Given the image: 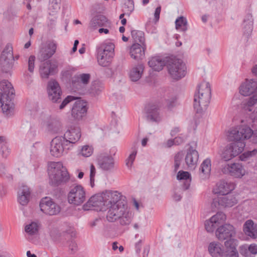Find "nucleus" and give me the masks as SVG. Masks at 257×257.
Listing matches in <instances>:
<instances>
[{
  "label": "nucleus",
  "instance_id": "f257e3e1",
  "mask_svg": "<svg viewBox=\"0 0 257 257\" xmlns=\"http://www.w3.org/2000/svg\"><path fill=\"white\" fill-rule=\"evenodd\" d=\"M211 98L210 84L206 81L202 82L198 86L197 91L194 96V108L198 113H201L206 109Z\"/></svg>",
  "mask_w": 257,
  "mask_h": 257
},
{
  "label": "nucleus",
  "instance_id": "f03ea898",
  "mask_svg": "<svg viewBox=\"0 0 257 257\" xmlns=\"http://www.w3.org/2000/svg\"><path fill=\"white\" fill-rule=\"evenodd\" d=\"M0 102L3 112L6 115H11L14 111V104L12 99L15 91L12 84L7 80L0 82Z\"/></svg>",
  "mask_w": 257,
  "mask_h": 257
},
{
  "label": "nucleus",
  "instance_id": "7ed1b4c3",
  "mask_svg": "<svg viewBox=\"0 0 257 257\" xmlns=\"http://www.w3.org/2000/svg\"><path fill=\"white\" fill-rule=\"evenodd\" d=\"M239 93L243 96H252L242 101L241 107L244 111H250L251 107L257 102V81L253 79H246L239 88Z\"/></svg>",
  "mask_w": 257,
  "mask_h": 257
},
{
  "label": "nucleus",
  "instance_id": "20e7f679",
  "mask_svg": "<svg viewBox=\"0 0 257 257\" xmlns=\"http://www.w3.org/2000/svg\"><path fill=\"white\" fill-rule=\"evenodd\" d=\"M48 174L50 183L54 186L66 183L70 179V176L67 169L61 162L50 163L48 166Z\"/></svg>",
  "mask_w": 257,
  "mask_h": 257
},
{
  "label": "nucleus",
  "instance_id": "39448f33",
  "mask_svg": "<svg viewBox=\"0 0 257 257\" xmlns=\"http://www.w3.org/2000/svg\"><path fill=\"white\" fill-rule=\"evenodd\" d=\"M115 45L111 42H105L97 47V61L102 66H108L114 56Z\"/></svg>",
  "mask_w": 257,
  "mask_h": 257
},
{
  "label": "nucleus",
  "instance_id": "423d86ee",
  "mask_svg": "<svg viewBox=\"0 0 257 257\" xmlns=\"http://www.w3.org/2000/svg\"><path fill=\"white\" fill-rule=\"evenodd\" d=\"M229 136L238 140L241 138L244 140L250 139L252 143L257 144V129L253 131L246 125L242 124L232 127Z\"/></svg>",
  "mask_w": 257,
  "mask_h": 257
},
{
  "label": "nucleus",
  "instance_id": "0eeeda50",
  "mask_svg": "<svg viewBox=\"0 0 257 257\" xmlns=\"http://www.w3.org/2000/svg\"><path fill=\"white\" fill-rule=\"evenodd\" d=\"M102 194L105 206L108 211L113 209L115 212L121 205L126 204L124 200L121 199L122 196L118 191L106 190Z\"/></svg>",
  "mask_w": 257,
  "mask_h": 257
},
{
  "label": "nucleus",
  "instance_id": "6e6552de",
  "mask_svg": "<svg viewBox=\"0 0 257 257\" xmlns=\"http://www.w3.org/2000/svg\"><path fill=\"white\" fill-rule=\"evenodd\" d=\"M106 217L109 222H113L116 219H119L120 223L125 225L131 223L132 215L126 204H125L119 207L115 212L113 209L108 211Z\"/></svg>",
  "mask_w": 257,
  "mask_h": 257
},
{
  "label": "nucleus",
  "instance_id": "1a4fd4ad",
  "mask_svg": "<svg viewBox=\"0 0 257 257\" xmlns=\"http://www.w3.org/2000/svg\"><path fill=\"white\" fill-rule=\"evenodd\" d=\"M168 70L171 76L178 80L185 76L186 67L183 61L175 58H167Z\"/></svg>",
  "mask_w": 257,
  "mask_h": 257
},
{
  "label": "nucleus",
  "instance_id": "9d476101",
  "mask_svg": "<svg viewBox=\"0 0 257 257\" xmlns=\"http://www.w3.org/2000/svg\"><path fill=\"white\" fill-rule=\"evenodd\" d=\"M14 58L13 48L8 45L3 51L0 57V65L2 71L4 73H10L13 69Z\"/></svg>",
  "mask_w": 257,
  "mask_h": 257
},
{
  "label": "nucleus",
  "instance_id": "9b49d317",
  "mask_svg": "<svg viewBox=\"0 0 257 257\" xmlns=\"http://www.w3.org/2000/svg\"><path fill=\"white\" fill-rule=\"evenodd\" d=\"M161 105L160 101L152 102L146 106L147 119L151 122L159 123L163 117V113L160 111Z\"/></svg>",
  "mask_w": 257,
  "mask_h": 257
},
{
  "label": "nucleus",
  "instance_id": "f8f14e48",
  "mask_svg": "<svg viewBox=\"0 0 257 257\" xmlns=\"http://www.w3.org/2000/svg\"><path fill=\"white\" fill-rule=\"evenodd\" d=\"M222 173L234 178L240 179L246 173L244 166L240 163L226 164L221 168Z\"/></svg>",
  "mask_w": 257,
  "mask_h": 257
},
{
  "label": "nucleus",
  "instance_id": "ddd939ff",
  "mask_svg": "<svg viewBox=\"0 0 257 257\" xmlns=\"http://www.w3.org/2000/svg\"><path fill=\"white\" fill-rule=\"evenodd\" d=\"M86 191L81 185H77L71 188L68 194V202L75 205L82 204L86 200Z\"/></svg>",
  "mask_w": 257,
  "mask_h": 257
},
{
  "label": "nucleus",
  "instance_id": "4468645a",
  "mask_svg": "<svg viewBox=\"0 0 257 257\" xmlns=\"http://www.w3.org/2000/svg\"><path fill=\"white\" fill-rule=\"evenodd\" d=\"M111 23L102 15H96L91 19L89 28L91 30L95 31L99 28L98 32H109L108 28H110Z\"/></svg>",
  "mask_w": 257,
  "mask_h": 257
},
{
  "label": "nucleus",
  "instance_id": "2eb2a0df",
  "mask_svg": "<svg viewBox=\"0 0 257 257\" xmlns=\"http://www.w3.org/2000/svg\"><path fill=\"white\" fill-rule=\"evenodd\" d=\"M39 206L41 211L49 215H56L61 210L60 206L49 197L42 198Z\"/></svg>",
  "mask_w": 257,
  "mask_h": 257
},
{
  "label": "nucleus",
  "instance_id": "dca6fc26",
  "mask_svg": "<svg viewBox=\"0 0 257 257\" xmlns=\"http://www.w3.org/2000/svg\"><path fill=\"white\" fill-rule=\"evenodd\" d=\"M237 203V200L234 195H222L213 199L211 207L213 209L231 207Z\"/></svg>",
  "mask_w": 257,
  "mask_h": 257
},
{
  "label": "nucleus",
  "instance_id": "f3484780",
  "mask_svg": "<svg viewBox=\"0 0 257 257\" xmlns=\"http://www.w3.org/2000/svg\"><path fill=\"white\" fill-rule=\"evenodd\" d=\"M226 219V215L222 212H218L212 216L209 220L205 222V227L208 232H212L219 225L223 224Z\"/></svg>",
  "mask_w": 257,
  "mask_h": 257
},
{
  "label": "nucleus",
  "instance_id": "a211bd4d",
  "mask_svg": "<svg viewBox=\"0 0 257 257\" xmlns=\"http://www.w3.org/2000/svg\"><path fill=\"white\" fill-rule=\"evenodd\" d=\"M104 200L103 199V194H96L90 198L87 203L83 205L84 210L91 209V207H96V210L99 211H105L106 210L105 206Z\"/></svg>",
  "mask_w": 257,
  "mask_h": 257
},
{
  "label": "nucleus",
  "instance_id": "6ab92c4d",
  "mask_svg": "<svg viewBox=\"0 0 257 257\" xmlns=\"http://www.w3.org/2000/svg\"><path fill=\"white\" fill-rule=\"evenodd\" d=\"M47 91L48 98L53 102H58L61 99L62 91L59 83L55 80L48 82Z\"/></svg>",
  "mask_w": 257,
  "mask_h": 257
},
{
  "label": "nucleus",
  "instance_id": "aec40b11",
  "mask_svg": "<svg viewBox=\"0 0 257 257\" xmlns=\"http://www.w3.org/2000/svg\"><path fill=\"white\" fill-rule=\"evenodd\" d=\"M66 146L65 139L62 137L55 138L51 142L50 148L51 155L56 157L61 156Z\"/></svg>",
  "mask_w": 257,
  "mask_h": 257
},
{
  "label": "nucleus",
  "instance_id": "412c9836",
  "mask_svg": "<svg viewBox=\"0 0 257 257\" xmlns=\"http://www.w3.org/2000/svg\"><path fill=\"white\" fill-rule=\"evenodd\" d=\"M235 185L233 182L221 180L216 184L212 192L214 194L227 195L235 189Z\"/></svg>",
  "mask_w": 257,
  "mask_h": 257
},
{
  "label": "nucleus",
  "instance_id": "4be33fe9",
  "mask_svg": "<svg viewBox=\"0 0 257 257\" xmlns=\"http://www.w3.org/2000/svg\"><path fill=\"white\" fill-rule=\"evenodd\" d=\"M235 234L234 227L229 224H225L218 227L215 232L217 238L220 240H229Z\"/></svg>",
  "mask_w": 257,
  "mask_h": 257
},
{
  "label": "nucleus",
  "instance_id": "5701e85b",
  "mask_svg": "<svg viewBox=\"0 0 257 257\" xmlns=\"http://www.w3.org/2000/svg\"><path fill=\"white\" fill-rule=\"evenodd\" d=\"M76 235L75 231L73 229H71L67 231L66 232L59 234L57 237L54 236L53 234L52 233L51 236L55 240H59L62 241L63 243L66 242L69 245V247L71 250H74L76 249V244L73 241V238Z\"/></svg>",
  "mask_w": 257,
  "mask_h": 257
},
{
  "label": "nucleus",
  "instance_id": "b1692460",
  "mask_svg": "<svg viewBox=\"0 0 257 257\" xmlns=\"http://www.w3.org/2000/svg\"><path fill=\"white\" fill-rule=\"evenodd\" d=\"M87 110L86 102L82 100H78L75 102L72 108V116L75 119H81L85 116Z\"/></svg>",
  "mask_w": 257,
  "mask_h": 257
},
{
  "label": "nucleus",
  "instance_id": "393cba45",
  "mask_svg": "<svg viewBox=\"0 0 257 257\" xmlns=\"http://www.w3.org/2000/svg\"><path fill=\"white\" fill-rule=\"evenodd\" d=\"M231 131V128L228 132L227 137L230 141H233V142L230 143L228 145L235 157L242 152L245 146V143L244 142V139L243 138H241L238 140L233 139L232 137L229 136Z\"/></svg>",
  "mask_w": 257,
  "mask_h": 257
},
{
  "label": "nucleus",
  "instance_id": "a878e982",
  "mask_svg": "<svg viewBox=\"0 0 257 257\" xmlns=\"http://www.w3.org/2000/svg\"><path fill=\"white\" fill-rule=\"evenodd\" d=\"M81 131L79 127H71L64 134V137L66 145L75 144L81 137Z\"/></svg>",
  "mask_w": 257,
  "mask_h": 257
},
{
  "label": "nucleus",
  "instance_id": "bb28decb",
  "mask_svg": "<svg viewBox=\"0 0 257 257\" xmlns=\"http://www.w3.org/2000/svg\"><path fill=\"white\" fill-rule=\"evenodd\" d=\"M57 65L50 61L43 63L40 66L39 72L42 78L47 79L50 75L56 72Z\"/></svg>",
  "mask_w": 257,
  "mask_h": 257
},
{
  "label": "nucleus",
  "instance_id": "cd10ccee",
  "mask_svg": "<svg viewBox=\"0 0 257 257\" xmlns=\"http://www.w3.org/2000/svg\"><path fill=\"white\" fill-rule=\"evenodd\" d=\"M225 250L221 257H238V251L236 248V240L230 239L224 242Z\"/></svg>",
  "mask_w": 257,
  "mask_h": 257
},
{
  "label": "nucleus",
  "instance_id": "c85d7f7f",
  "mask_svg": "<svg viewBox=\"0 0 257 257\" xmlns=\"http://www.w3.org/2000/svg\"><path fill=\"white\" fill-rule=\"evenodd\" d=\"M145 46H142L139 43H135L129 49L131 57L136 60H142L145 57Z\"/></svg>",
  "mask_w": 257,
  "mask_h": 257
},
{
  "label": "nucleus",
  "instance_id": "c756f323",
  "mask_svg": "<svg viewBox=\"0 0 257 257\" xmlns=\"http://www.w3.org/2000/svg\"><path fill=\"white\" fill-rule=\"evenodd\" d=\"M243 231L247 236L253 239L257 238V224L252 220H247L243 225Z\"/></svg>",
  "mask_w": 257,
  "mask_h": 257
},
{
  "label": "nucleus",
  "instance_id": "7c9ffc66",
  "mask_svg": "<svg viewBox=\"0 0 257 257\" xmlns=\"http://www.w3.org/2000/svg\"><path fill=\"white\" fill-rule=\"evenodd\" d=\"M199 158V154L197 151L190 148L187 152L185 157V162L188 168L192 170L194 169L197 165Z\"/></svg>",
  "mask_w": 257,
  "mask_h": 257
},
{
  "label": "nucleus",
  "instance_id": "2f4dec72",
  "mask_svg": "<svg viewBox=\"0 0 257 257\" xmlns=\"http://www.w3.org/2000/svg\"><path fill=\"white\" fill-rule=\"evenodd\" d=\"M98 164L104 170H109L114 167V160L112 157L105 154H100L97 158Z\"/></svg>",
  "mask_w": 257,
  "mask_h": 257
},
{
  "label": "nucleus",
  "instance_id": "473e14b6",
  "mask_svg": "<svg viewBox=\"0 0 257 257\" xmlns=\"http://www.w3.org/2000/svg\"><path fill=\"white\" fill-rule=\"evenodd\" d=\"M31 192L30 188L26 185L22 186L18 192V200L22 205H26L30 200Z\"/></svg>",
  "mask_w": 257,
  "mask_h": 257
},
{
  "label": "nucleus",
  "instance_id": "72a5a7b5",
  "mask_svg": "<svg viewBox=\"0 0 257 257\" xmlns=\"http://www.w3.org/2000/svg\"><path fill=\"white\" fill-rule=\"evenodd\" d=\"M90 75L89 74H80L75 75L72 79L73 87L79 89L82 87V85H86L89 82Z\"/></svg>",
  "mask_w": 257,
  "mask_h": 257
},
{
  "label": "nucleus",
  "instance_id": "f704fd0d",
  "mask_svg": "<svg viewBox=\"0 0 257 257\" xmlns=\"http://www.w3.org/2000/svg\"><path fill=\"white\" fill-rule=\"evenodd\" d=\"M56 43L54 41L50 42L48 44L47 48L43 49L40 51V59L42 60H47L54 55L56 52Z\"/></svg>",
  "mask_w": 257,
  "mask_h": 257
},
{
  "label": "nucleus",
  "instance_id": "c9c22d12",
  "mask_svg": "<svg viewBox=\"0 0 257 257\" xmlns=\"http://www.w3.org/2000/svg\"><path fill=\"white\" fill-rule=\"evenodd\" d=\"M167 58L164 59L160 57H152L148 62L149 66L155 71H159L166 65Z\"/></svg>",
  "mask_w": 257,
  "mask_h": 257
},
{
  "label": "nucleus",
  "instance_id": "e433bc0d",
  "mask_svg": "<svg viewBox=\"0 0 257 257\" xmlns=\"http://www.w3.org/2000/svg\"><path fill=\"white\" fill-rule=\"evenodd\" d=\"M208 249L210 254L212 257H221L224 250L221 244L216 241L210 242Z\"/></svg>",
  "mask_w": 257,
  "mask_h": 257
},
{
  "label": "nucleus",
  "instance_id": "4c0bfd02",
  "mask_svg": "<svg viewBox=\"0 0 257 257\" xmlns=\"http://www.w3.org/2000/svg\"><path fill=\"white\" fill-rule=\"evenodd\" d=\"M144 70V66L141 64H138L133 66L130 72V77L132 81H137L142 77Z\"/></svg>",
  "mask_w": 257,
  "mask_h": 257
},
{
  "label": "nucleus",
  "instance_id": "58836bf2",
  "mask_svg": "<svg viewBox=\"0 0 257 257\" xmlns=\"http://www.w3.org/2000/svg\"><path fill=\"white\" fill-rule=\"evenodd\" d=\"M211 160L206 159L202 162L200 168V175L203 179L208 178L210 174L211 171Z\"/></svg>",
  "mask_w": 257,
  "mask_h": 257
},
{
  "label": "nucleus",
  "instance_id": "ea45409f",
  "mask_svg": "<svg viewBox=\"0 0 257 257\" xmlns=\"http://www.w3.org/2000/svg\"><path fill=\"white\" fill-rule=\"evenodd\" d=\"M61 7V0H50L49 5V14L55 16L59 12Z\"/></svg>",
  "mask_w": 257,
  "mask_h": 257
},
{
  "label": "nucleus",
  "instance_id": "a19ab883",
  "mask_svg": "<svg viewBox=\"0 0 257 257\" xmlns=\"http://www.w3.org/2000/svg\"><path fill=\"white\" fill-rule=\"evenodd\" d=\"M242 27L245 31H252L253 27V19L251 14H247L245 16L242 24Z\"/></svg>",
  "mask_w": 257,
  "mask_h": 257
},
{
  "label": "nucleus",
  "instance_id": "79ce46f5",
  "mask_svg": "<svg viewBox=\"0 0 257 257\" xmlns=\"http://www.w3.org/2000/svg\"><path fill=\"white\" fill-rule=\"evenodd\" d=\"M178 180H184L185 181L184 183L185 189H188L191 181V175L190 173L186 171H180L177 176Z\"/></svg>",
  "mask_w": 257,
  "mask_h": 257
},
{
  "label": "nucleus",
  "instance_id": "37998d69",
  "mask_svg": "<svg viewBox=\"0 0 257 257\" xmlns=\"http://www.w3.org/2000/svg\"><path fill=\"white\" fill-rule=\"evenodd\" d=\"M176 28L178 31H186L187 30V22L185 18L179 17L175 21Z\"/></svg>",
  "mask_w": 257,
  "mask_h": 257
},
{
  "label": "nucleus",
  "instance_id": "c03bdc74",
  "mask_svg": "<svg viewBox=\"0 0 257 257\" xmlns=\"http://www.w3.org/2000/svg\"><path fill=\"white\" fill-rule=\"evenodd\" d=\"M40 224L38 222H32L25 227L26 232L30 235H34L37 233Z\"/></svg>",
  "mask_w": 257,
  "mask_h": 257
},
{
  "label": "nucleus",
  "instance_id": "a18cd8bd",
  "mask_svg": "<svg viewBox=\"0 0 257 257\" xmlns=\"http://www.w3.org/2000/svg\"><path fill=\"white\" fill-rule=\"evenodd\" d=\"M93 152V148L92 146H83L79 153V154L84 157H89L92 155Z\"/></svg>",
  "mask_w": 257,
  "mask_h": 257
},
{
  "label": "nucleus",
  "instance_id": "49530a36",
  "mask_svg": "<svg viewBox=\"0 0 257 257\" xmlns=\"http://www.w3.org/2000/svg\"><path fill=\"white\" fill-rule=\"evenodd\" d=\"M232 153L231 150L228 145L224 148L223 151L222 152L221 155L222 159L225 161H227L234 158Z\"/></svg>",
  "mask_w": 257,
  "mask_h": 257
},
{
  "label": "nucleus",
  "instance_id": "de8ad7c7",
  "mask_svg": "<svg viewBox=\"0 0 257 257\" xmlns=\"http://www.w3.org/2000/svg\"><path fill=\"white\" fill-rule=\"evenodd\" d=\"M257 154V149H254L251 151L245 152L243 154L240 155L239 159L241 161H246L250 158L255 156Z\"/></svg>",
  "mask_w": 257,
  "mask_h": 257
},
{
  "label": "nucleus",
  "instance_id": "09e8293b",
  "mask_svg": "<svg viewBox=\"0 0 257 257\" xmlns=\"http://www.w3.org/2000/svg\"><path fill=\"white\" fill-rule=\"evenodd\" d=\"M132 36L135 43H140L142 46H145L144 33H132Z\"/></svg>",
  "mask_w": 257,
  "mask_h": 257
},
{
  "label": "nucleus",
  "instance_id": "8fccbe9b",
  "mask_svg": "<svg viewBox=\"0 0 257 257\" xmlns=\"http://www.w3.org/2000/svg\"><path fill=\"white\" fill-rule=\"evenodd\" d=\"M166 107L170 110L176 107L178 105L177 97L176 96L171 97L166 101Z\"/></svg>",
  "mask_w": 257,
  "mask_h": 257
},
{
  "label": "nucleus",
  "instance_id": "3c124183",
  "mask_svg": "<svg viewBox=\"0 0 257 257\" xmlns=\"http://www.w3.org/2000/svg\"><path fill=\"white\" fill-rule=\"evenodd\" d=\"M137 153V150L136 148L133 149L131 154L126 160V165L128 167H131L135 159Z\"/></svg>",
  "mask_w": 257,
  "mask_h": 257
},
{
  "label": "nucleus",
  "instance_id": "603ef678",
  "mask_svg": "<svg viewBox=\"0 0 257 257\" xmlns=\"http://www.w3.org/2000/svg\"><path fill=\"white\" fill-rule=\"evenodd\" d=\"M183 158L182 154L180 152L178 153L174 157V171L177 172L179 169L181 160Z\"/></svg>",
  "mask_w": 257,
  "mask_h": 257
},
{
  "label": "nucleus",
  "instance_id": "864d4df0",
  "mask_svg": "<svg viewBox=\"0 0 257 257\" xmlns=\"http://www.w3.org/2000/svg\"><path fill=\"white\" fill-rule=\"evenodd\" d=\"M96 174V170L94 166L91 164L90 166V183L91 187H93L95 185V176Z\"/></svg>",
  "mask_w": 257,
  "mask_h": 257
},
{
  "label": "nucleus",
  "instance_id": "5fc2aeb1",
  "mask_svg": "<svg viewBox=\"0 0 257 257\" xmlns=\"http://www.w3.org/2000/svg\"><path fill=\"white\" fill-rule=\"evenodd\" d=\"M76 99V97L72 96H68L65 98L59 106L60 109H63L69 102Z\"/></svg>",
  "mask_w": 257,
  "mask_h": 257
},
{
  "label": "nucleus",
  "instance_id": "6e6d98bb",
  "mask_svg": "<svg viewBox=\"0 0 257 257\" xmlns=\"http://www.w3.org/2000/svg\"><path fill=\"white\" fill-rule=\"evenodd\" d=\"M53 16L54 17L52 18H49L47 21V27L48 28V30L49 31L51 30L56 25L57 17H56L55 15Z\"/></svg>",
  "mask_w": 257,
  "mask_h": 257
},
{
  "label": "nucleus",
  "instance_id": "4d7b16f0",
  "mask_svg": "<svg viewBox=\"0 0 257 257\" xmlns=\"http://www.w3.org/2000/svg\"><path fill=\"white\" fill-rule=\"evenodd\" d=\"M35 57L34 56H31L28 60V70L31 72L33 73L34 71L35 66Z\"/></svg>",
  "mask_w": 257,
  "mask_h": 257
},
{
  "label": "nucleus",
  "instance_id": "13d9d810",
  "mask_svg": "<svg viewBox=\"0 0 257 257\" xmlns=\"http://www.w3.org/2000/svg\"><path fill=\"white\" fill-rule=\"evenodd\" d=\"M239 251L241 254L247 256L249 253V245L245 244L241 245L239 247Z\"/></svg>",
  "mask_w": 257,
  "mask_h": 257
},
{
  "label": "nucleus",
  "instance_id": "bf43d9fd",
  "mask_svg": "<svg viewBox=\"0 0 257 257\" xmlns=\"http://www.w3.org/2000/svg\"><path fill=\"white\" fill-rule=\"evenodd\" d=\"M2 155L4 157L7 158L10 154V150L6 144L2 145L1 147Z\"/></svg>",
  "mask_w": 257,
  "mask_h": 257
},
{
  "label": "nucleus",
  "instance_id": "052dcab7",
  "mask_svg": "<svg viewBox=\"0 0 257 257\" xmlns=\"http://www.w3.org/2000/svg\"><path fill=\"white\" fill-rule=\"evenodd\" d=\"M252 110V106L251 107V110L249 112L248 111H245L247 113L249 112V114L250 115V117L252 119H257V106L254 107L253 110Z\"/></svg>",
  "mask_w": 257,
  "mask_h": 257
},
{
  "label": "nucleus",
  "instance_id": "680f3d73",
  "mask_svg": "<svg viewBox=\"0 0 257 257\" xmlns=\"http://www.w3.org/2000/svg\"><path fill=\"white\" fill-rule=\"evenodd\" d=\"M249 253L251 254L257 253V244L252 243L249 245Z\"/></svg>",
  "mask_w": 257,
  "mask_h": 257
},
{
  "label": "nucleus",
  "instance_id": "e2e57ef3",
  "mask_svg": "<svg viewBox=\"0 0 257 257\" xmlns=\"http://www.w3.org/2000/svg\"><path fill=\"white\" fill-rule=\"evenodd\" d=\"M173 140L174 141L175 145H179L182 144V143H183V142L184 141V140H185V138L182 137L180 136H178V137L175 138Z\"/></svg>",
  "mask_w": 257,
  "mask_h": 257
},
{
  "label": "nucleus",
  "instance_id": "0e129e2a",
  "mask_svg": "<svg viewBox=\"0 0 257 257\" xmlns=\"http://www.w3.org/2000/svg\"><path fill=\"white\" fill-rule=\"evenodd\" d=\"M161 10V6L158 7L155 10V14H154V17H155V19L156 21H157V22L158 21V20H159Z\"/></svg>",
  "mask_w": 257,
  "mask_h": 257
},
{
  "label": "nucleus",
  "instance_id": "69168bd1",
  "mask_svg": "<svg viewBox=\"0 0 257 257\" xmlns=\"http://www.w3.org/2000/svg\"><path fill=\"white\" fill-rule=\"evenodd\" d=\"M25 80L28 84H30L32 82L31 76L28 73L24 74Z\"/></svg>",
  "mask_w": 257,
  "mask_h": 257
},
{
  "label": "nucleus",
  "instance_id": "338daca9",
  "mask_svg": "<svg viewBox=\"0 0 257 257\" xmlns=\"http://www.w3.org/2000/svg\"><path fill=\"white\" fill-rule=\"evenodd\" d=\"M180 129L179 128V127H174L173 128L172 130H171V135L172 136H175L177 134L180 133Z\"/></svg>",
  "mask_w": 257,
  "mask_h": 257
},
{
  "label": "nucleus",
  "instance_id": "774afa93",
  "mask_svg": "<svg viewBox=\"0 0 257 257\" xmlns=\"http://www.w3.org/2000/svg\"><path fill=\"white\" fill-rule=\"evenodd\" d=\"M173 145H175L174 140H169L166 143V147L169 148Z\"/></svg>",
  "mask_w": 257,
  "mask_h": 257
}]
</instances>
